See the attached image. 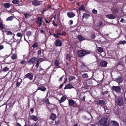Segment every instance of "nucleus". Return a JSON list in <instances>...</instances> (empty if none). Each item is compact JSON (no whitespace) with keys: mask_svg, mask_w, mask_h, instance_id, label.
<instances>
[{"mask_svg":"<svg viewBox=\"0 0 126 126\" xmlns=\"http://www.w3.org/2000/svg\"><path fill=\"white\" fill-rule=\"evenodd\" d=\"M78 53L79 56L80 57H81L86 54H90V52L87 51H85L80 50L78 51Z\"/></svg>","mask_w":126,"mask_h":126,"instance_id":"f257e3e1","label":"nucleus"},{"mask_svg":"<svg viewBox=\"0 0 126 126\" xmlns=\"http://www.w3.org/2000/svg\"><path fill=\"white\" fill-rule=\"evenodd\" d=\"M107 122V120L105 118L101 119L99 122V123L100 125L104 126H108Z\"/></svg>","mask_w":126,"mask_h":126,"instance_id":"f03ea898","label":"nucleus"},{"mask_svg":"<svg viewBox=\"0 0 126 126\" xmlns=\"http://www.w3.org/2000/svg\"><path fill=\"white\" fill-rule=\"evenodd\" d=\"M115 103L117 105L121 106L123 104V99L122 98H119L115 100Z\"/></svg>","mask_w":126,"mask_h":126,"instance_id":"7ed1b4c3","label":"nucleus"},{"mask_svg":"<svg viewBox=\"0 0 126 126\" xmlns=\"http://www.w3.org/2000/svg\"><path fill=\"white\" fill-rule=\"evenodd\" d=\"M42 19L41 17H38L36 20V23L38 24V27H40L42 24Z\"/></svg>","mask_w":126,"mask_h":126,"instance_id":"20e7f679","label":"nucleus"},{"mask_svg":"<svg viewBox=\"0 0 126 126\" xmlns=\"http://www.w3.org/2000/svg\"><path fill=\"white\" fill-rule=\"evenodd\" d=\"M112 89L117 93H120V92L121 88L119 86H113L112 87Z\"/></svg>","mask_w":126,"mask_h":126,"instance_id":"39448f33","label":"nucleus"},{"mask_svg":"<svg viewBox=\"0 0 126 126\" xmlns=\"http://www.w3.org/2000/svg\"><path fill=\"white\" fill-rule=\"evenodd\" d=\"M32 4L35 6L41 4L42 3L41 1L35 0L32 2Z\"/></svg>","mask_w":126,"mask_h":126,"instance_id":"423d86ee","label":"nucleus"},{"mask_svg":"<svg viewBox=\"0 0 126 126\" xmlns=\"http://www.w3.org/2000/svg\"><path fill=\"white\" fill-rule=\"evenodd\" d=\"M33 77L32 74L31 73H28L25 76V78H29L30 80L32 79Z\"/></svg>","mask_w":126,"mask_h":126,"instance_id":"0eeeda50","label":"nucleus"},{"mask_svg":"<svg viewBox=\"0 0 126 126\" xmlns=\"http://www.w3.org/2000/svg\"><path fill=\"white\" fill-rule=\"evenodd\" d=\"M97 104L99 105L102 106L105 104V101L103 100H100L97 101Z\"/></svg>","mask_w":126,"mask_h":126,"instance_id":"6e6552de","label":"nucleus"},{"mask_svg":"<svg viewBox=\"0 0 126 126\" xmlns=\"http://www.w3.org/2000/svg\"><path fill=\"white\" fill-rule=\"evenodd\" d=\"M108 63L105 61H103L100 63V65L103 67H105L107 66Z\"/></svg>","mask_w":126,"mask_h":126,"instance_id":"1a4fd4ad","label":"nucleus"},{"mask_svg":"<svg viewBox=\"0 0 126 126\" xmlns=\"http://www.w3.org/2000/svg\"><path fill=\"white\" fill-rule=\"evenodd\" d=\"M55 45L56 46H61L62 45V42L60 40L58 39L56 41Z\"/></svg>","mask_w":126,"mask_h":126,"instance_id":"9d476101","label":"nucleus"},{"mask_svg":"<svg viewBox=\"0 0 126 126\" xmlns=\"http://www.w3.org/2000/svg\"><path fill=\"white\" fill-rule=\"evenodd\" d=\"M111 123L113 126H119V124L117 121H111Z\"/></svg>","mask_w":126,"mask_h":126,"instance_id":"9b49d317","label":"nucleus"},{"mask_svg":"<svg viewBox=\"0 0 126 126\" xmlns=\"http://www.w3.org/2000/svg\"><path fill=\"white\" fill-rule=\"evenodd\" d=\"M67 14L68 16L70 18L73 17L75 15V14L72 12H68Z\"/></svg>","mask_w":126,"mask_h":126,"instance_id":"f8f14e48","label":"nucleus"},{"mask_svg":"<svg viewBox=\"0 0 126 126\" xmlns=\"http://www.w3.org/2000/svg\"><path fill=\"white\" fill-rule=\"evenodd\" d=\"M54 64L57 67L59 68L60 67L59 66L60 63L58 60H55L54 62Z\"/></svg>","mask_w":126,"mask_h":126,"instance_id":"ddd939ff","label":"nucleus"},{"mask_svg":"<svg viewBox=\"0 0 126 126\" xmlns=\"http://www.w3.org/2000/svg\"><path fill=\"white\" fill-rule=\"evenodd\" d=\"M106 17L107 18L110 19H114L115 18V17L112 14H110L106 15Z\"/></svg>","mask_w":126,"mask_h":126,"instance_id":"4468645a","label":"nucleus"},{"mask_svg":"<svg viewBox=\"0 0 126 126\" xmlns=\"http://www.w3.org/2000/svg\"><path fill=\"white\" fill-rule=\"evenodd\" d=\"M73 88L74 87L72 86V85L70 84H69L65 86L64 89H70Z\"/></svg>","mask_w":126,"mask_h":126,"instance_id":"2eb2a0df","label":"nucleus"},{"mask_svg":"<svg viewBox=\"0 0 126 126\" xmlns=\"http://www.w3.org/2000/svg\"><path fill=\"white\" fill-rule=\"evenodd\" d=\"M69 104L70 106H73L75 103V101L73 100L70 99L69 100Z\"/></svg>","mask_w":126,"mask_h":126,"instance_id":"dca6fc26","label":"nucleus"},{"mask_svg":"<svg viewBox=\"0 0 126 126\" xmlns=\"http://www.w3.org/2000/svg\"><path fill=\"white\" fill-rule=\"evenodd\" d=\"M38 90H40L43 92H45L46 90V89L44 87L42 86L39 87L38 88Z\"/></svg>","mask_w":126,"mask_h":126,"instance_id":"f3484780","label":"nucleus"},{"mask_svg":"<svg viewBox=\"0 0 126 126\" xmlns=\"http://www.w3.org/2000/svg\"><path fill=\"white\" fill-rule=\"evenodd\" d=\"M37 117L34 115L30 117V119L34 121H36L38 120Z\"/></svg>","mask_w":126,"mask_h":126,"instance_id":"a211bd4d","label":"nucleus"},{"mask_svg":"<svg viewBox=\"0 0 126 126\" xmlns=\"http://www.w3.org/2000/svg\"><path fill=\"white\" fill-rule=\"evenodd\" d=\"M90 16L89 14L85 13L83 14L82 17L83 18H85L86 19H87Z\"/></svg>","mask_w":126,"mask_h":126,"instance_id":"6ab92c4d","label":"nucleus"},{"mask_svg":"<svg viewBox=\"0 0 126 126\" xmlns=\"http://www.w3.org/2000/svg\"><path fill=\"white\" fill-rule=\"evenodd\" d=\"M21 0H13L12 2L14 4H17L21 2Z\"/></svg>","mask_w":126,"mask_h":126,"instance_id":"aec40b11","label":"nucleus"},{"mask_svg":"<svg viewBox=\"0 0 126 126\" xmlns=\"http://www.w3.org/2000/svg\"><path fill=\"white\" fill-rule=\"evenodd\" d=\"M78 38L80 41H82L85 39L84 37L80 35H78Z\"/></svg>","mask_w":126,"mask_h":126,"instance_id":"412c9836","label":"nucleus"},{"mask_svg":"<svg viewBox=\"0 0 126 126\" xmlns=\"http://www.w3.org/2000/svg\"><path fill=\"white\" fill-rule=\"evenodd\" d=\"M6 77L8 80H10L11 78V75L8 74L3 78Z\"/></svg>","mask_w":126,"mask_h":126,"instance_id":"4be33fe9","label":"nucleus"},{"mask_svg":"<svg viewBox=\"0 0 126 126\" xmlns=\"http://www.w3.org/2000/svg\"><path fill=\"white\" fill-rule=\"evenodd\" d=\"M66 98L65 96H63L61 98V99L59 100V102L60 103H62L64 102L66 100Z\"/></svg>","mask_w":126,"mask_h":126,"instance_id":"5701e85b","label":"nucleus"},{"mask_svg":"<svg viewBox=\"0 0 126 126\" xmlns=\"http://www.w3.org/2000/svg\"><path fill=\"white\" fill-rule=\"evenodd\" d=\"M11 57L13 60H14L16 58V55L15 54H13L11 55Z\"/></svg>","mask_w":126,"mask_h":126,"instance_id":"b1692460","label":"nucleus"},{"mask_svg":"<svg viewBox=\"0 0 126 126\" xmlns=\"http://www.w3.org/2000/svg\"><path fill=\"white\" fill-rule=\"evenodd\" d=\"M36 59V58L35 57H33L32 58L30 61V62L32 63L33 64V65L34 64V63L35 62V60Z\"/></svg>","mask_w":126,"mask_h":126,"instance_id":"393cba45","label":"nucleus"},{"mask_svg":"<svg viewBox=\"0 0 126 126\" xmlns=\"http://www.w3.org/2000/svg\"><path fill=\"white\" fill-rule=\"evenodd\" d=\"M3 5L5 8H9L10 6V5L8 3H4Z\"/></svg>","mask_w":126,"mask_h":126,"instance_id":"a878e982","label":"nucleus"},{"mask_svg":"<svg viewBox=\"0 0 126 126\" xmlns=\"http://www.w3.org/2000/svg\"><path fill=\"white\" fill-rule=\"evenodd\" d=\"M27 63L26 61H23L19 63V64L25 66Z\"/></svg>","mask_w":126,"mask_h":126,"instance_id":"bb28decb","label":"nucleus"},{"mask_svg":"<svg viewBox=\"0 0 126 126\" xmlns=\"http://www.w3.org/2000/svg\"><path fill=\"white\" fill-rule=\"evenodd\" d=\"M118 44L119 45H124L125 44H126V41L125 40L120 41L119 42Z\"/></svg>","mask_w":126,"mask_h":126,"instance_id":"cd10ccee","label":"nucleus"},{"mask_svg":"<svg viewBox=\"0 0 126 126\" xmlns=\"http://www.w3.org/2000/svg\"><path fill=\"white\" fill-rule=\"evenodd\" d=\"M97 51L100 53H101L103 51V49L100 47H98L97 48Z\"/></svg>","mask_w":126,"mask_h":126,"instance_id":"c85d7f7f","label":"nucleus"},{"mask_svg":"<svg viewBox=\"0 0 126 126\" xmlns=\"http://www.w3.org/2000/svg\"><path fill=\"white\" fill-rule=\"evenodd\" d=\"M56 117V115L54 113H52L51 116L50 118L51 119L53 120H54Z\"/></svg>","mask_w":126,"mask_h":126,"instance_id":"c756f323","label":"nucleus"},{"mask_svg":"<svg viewBox=\"0 0 126 126\" xmlns=\"http://www.w3.org/2000/svg\"><path fill=\"white\" fill-rule=\"evenodd\" d=\"M45 60L44 59L42 58H40L38 59L37 62L40 63L43 62Z\"/></svg>","mask_w":126,"mask_h":126,"instance_id":"7c9ffc66","label":"nucleus"},{"mask_svg":"<svg viewBox=\"0 0 126 126\" xmlns=\"http://www.w3.org/2000/svg\"><path fill=\"white\" fill-rule=\"evenodd\" d=\"M18 80L20 81V82H18V81L16 83H17V85L18 86H19L20 85V83H21L22 80L20 78H19L18 79Z\"/></svg>","mask_w":126,"mask_h":126,"instance_id":"2f4dec72","label":"nucleus"},{"mask_svg":"<svg viewBox=\"0 0 126 126\" xmlns=\"http://www.w3.org/2000/svg\"><path fill=\"white\" fill-rule=\"evenodd\" d=\"M24 15L25 18H29L31 16V15H30L28 14L27 13L24 14Z\"/></svg>","mask_w":126,"mask_h":126,"instance_id":"473e14b6","label":"nucleus"},{"mask_svg":"<svg viewBox=\"0 0 126 126\" xmlns=\"http://www.w3.org/2000/svg\"><path fill=\"white\" fill-rule=\"evenodd\" d=\"M31 31L27 32L26 33V34L28 37H29L31 35Z\"/></svg>","mask_w":126,"mask_h":126,"instance_id":"72a5a7b5","label":"nucleus"},{"mask_svg":"<svg viewBox=\"0 0 126 126\" xmlns=\"http://www.w3.org/2000/svg\"><path fill=\"white\" fill-rule=\"evenodd\" d=\"M66 58L67 60L69 61H70L71 59V56L69 54H67V55Z\"/></svg>","mask_w":126,"mask_h":126,"instance_id":"f704fd0d","label":"nucleus"},{"mask_svg":"<svg viewBox=\"0 0 126 126\" xmlns=\"http://www.w3.org/2000/svg\"><path fill=\"white\" fill-rule=\"evenodd\" d=\"M82 76L84 78H87L88 77V74L86 73L83 74L82 75Z\"/></svg>","mask_w":126,"mask_h":126,"instance_id":"c9c22d12","label":"nucleus"},{"mask_svg":"<svg viewBox=\"0 0 126 126\" xmlns=\"http://www.w3.org/2000/svg\"><path fill=\"white\" fill-rule=\"evenodd\" d=\"M38 46V44L37 43H35L32 45V47L33 48H35L37 47Z\"/></svg>","mask_w":126,"mask_h":126,"instance_id":"e433bc0d","label":"nucleus"},{"mask_svg":"<svg viewBox=\"0 0 126 126\" xmlns=\"http://www.w3.org/2000/svg\"><path fill=\"white\" fill-rule=\"evenodd\" d=\"M13 18V17L10 16L8 17L6 19L7 21H11L12 20Z\"/></svg>","mask_w":126,"mask_h":126,"instance_id":"4c0bfd02","label":"nucleus"},{"mask_svg":"<svg viewBox=\"0 0 126 126\" xmlns=\"http://www.w3.org/2000/svg\"><path fill=\"white\" fill-rule=\"evenodd\" d=\"M75 79V77L73 76H70L69 78V81H71Z\"/></svg>","mask_w":126,"mask_h":126,"instance_id":"58836bf2","label":"nucleus"},{"mask_svg":"<svg viewBox=\"0 0 126 126\" xmlns=\"http://www.w3.org/2000/svg\"><path fill=\"white\" fill-rule=\"evenodd\" d=\"M85 10V8L84 6L83 5L81 6L79 8V10L80 11V10L84 11Z\"/></svg>","mask_w":126,"mask_h":126,"instance_id":"ea45409f","label":"nucleus"},{"mask_svg":"<svg viewBox=\"0 0 126 126\" xmlns=\"http://www.w3.org/2000/svg\"><path fill=\"white\" fill-rule=\"evenodd\" d=\"M6 33V34L7 35H12L13 34L10 31H7L5 32Z\"/></svg>","mask_w":126,"mask_h":126,"instance_id":"a19ab883","label":"nucleus"},{"mask_svg":"<svg viewBox=\"0 0 126 126\" xmlns=\"http://www.w3.org/2000/svg\"><path fill=\"white\" fill-rule=\"evenodd\" d=\"M17 36L18 37H21L22 36V34L20 33L19 32L17 34Z\"/></svg>","mask_w":126,"mask_h":126,"instance_id":"79ce46f5","label":"nucleus"},{"mask_svg":"<svg viewBox=\"0 0 126 126\" xmlns=\"http://www.w3.org/2000/svg\"><path fill=\"white\" fill-rule=\"evenodd\" d=\"M59 33H58V32H57L56 34H54V36L57 38L59 37L60 36L59 35Z\"/></svg>","mask_w":126,"mask_h":126,"instance_id":"37998d69","label":"nucleus"},{"mask_svg":"<svg viewBox=\"0 0 126 126\" xmlns=\"http://www.w3.org/2000/svg\"><path fill=\"white\" fill-rule=\"evenodd\" d=\"M0 28L2 29H3L4 28V26H3L2 23L0 22Z\"/></svg>","mask_w":126,"mask_h":126,"instance_id":"c03bdc74","label":"nucleus"},{"mask_svg":"<svg viewBox=\"0 0 126 126\" xmlns=\"http://www.w3.org/2000/svg\"><path fill=\"white\" fill-rule=\"evenodd\" d=\"M9 70V68L7 67H5L3 69V71L5 72Z\"/></svg>","mask_w":126,"mask_h":126,"instance_id":"a18cd8bd","label":"nucleus"},{"mask_svg":"<svg viewBox=\"0 0 126 126\" xmlns=\"http://www.w3.org/2000/svg\"><path fill=\"white\" fill-rule=\"evenodd\" d=\"M91 38L93 39H94L95 37V34H92L91 35Z\"/></svg>","mask_w":126,"mask_h":126,"instance_id":"49530a36","label":"nucleus"},{"mask_svg":"<svg viewBox=\"0 0 126 126\" xmlns=\"http://www.w3.org/2000/svg\"><path fill=\"white\" fill-rule=\"evenodd\" d=\"M92 12L94 14H96L97 13V11L96 10L93 9L92 10Z\"/></svg>","mask_w":126,"mask_h":126,"instance_id":"de8ad7c7","label":"nucleus"},{"mask_svg":"<svg viewBox=\"0 0 126 126\" xmlns=\"http://www.w3.org/2000/svg\"><path fill=\"white\" fill-rule=\"evenodd\" d=\"M102 24V22L101 21H99L98 23V24L97 26H101Z\"/></svg>","mask_w":126,"mask_h":126,"instance_id":"09e8293b","label":"nucleus"},{"mask_svg":"<svg viewBox=\"0 0 126 126\" xmlns=\"http://www.w3.org/2000/svg\"><path fill=\"white\" fill-rule=\"evenodd\" d=\"M41 53V51L40 50H39L38 51V55H40Z\"/></svg>","mask_w":126,"mask_h":126,"instance_id":"8fccbe9b","label":"nucleus"},{"mask_svg":"<svg viewBox=\"0 0 126 126\" xmlns=\"http://www.w3.org/2000/svg\"><path fill=\"white\" fill-rule=\"evenodd\" d=\"M62 35H65L66 34V33L65 32L63 31L62 32Z\"/></svg>","mask_w":126,"mask_h":126,"instance_id":"3c124183","label":"nucleus"},{"mask_svg":"<svg viewBox=\"0 0 126 126\" xmlns=\"http://www.w3.org/2000/svg\"><path fill=\"white\" fill-rule=\"evenodd\" d=\"M45 102L46 103H47V104H49V101H48V99L46 100H45Z\"/></svg>","mask_w":126,"mask_h":126,"instance_id":"603ef678","label":"nucleus"},{"mask_svg":"<svg viewBox=\"0 0 126 126\" xmlns=\"http://www.w3.org/2000/svg\"><path fill=\"white\" fill-rule=\"evenodd\" d=\"M45 21L46 23H47L50 22V21L49 20V21H48V20H47L46 19H45Z\"/></svg>","mask_w":126,"mask_h":126,"instance_id":"864d4df0","label":"nucleus"},{"mask_svg":"<svg viewBox=\"0 0 126 126\" xmlns=\"http://www.w3.org/2000/svg\"><path fill=\"white\" fill-rule=\"evenodd\" d=\"M85 96H84L83 97H82V98L81 99L83 100V101H84L85 100Z\"/></svg>","mask_w":126,"mask_h":126,"instance_id":"5fc2aeb1","label":"nucleus"},{"mask_svg":"<svg viewBox=\"0 0 126 126\" xmlns=\"http://www.w3.org/2000/svg\"><path fill=\"white\" fill-rule=\"evenodd\" d=\"M4 48L3 46L2 45H0V49L1 50L3 49Z\"/></svg>","mask_w":126,"mask_h":126,"instance_id":"6e6d98bb","label":"nucleus"},{"mask_svg":"<svg viewBox=\"0 0 126 126\" xmlns=\"http://www.w3.org/2000/svg\"><path fill=\"white\" fill-rule=\"evenodd\" d=\"M108 93V92L107 91H105L104 92H103V94H106Z\"/></svg>","mask_w":126,"mask_h":126,"instance_id":"4d7b16f0","label":"nucleus"},{"mask_svg":"<svg viewBox=\"0 0 126 126\" xmlns=\"http://www.w3.org/2000/svg\"><path fill=\"white\" fill-rule=\"evenodd\" d=\"M69 22H70V25H72L73 23V22L71 20H70L69 21Z\"/></svg>","mask_w":126,"mask_h":126,"instance_id":"13d9d810","label":"nucleus"},{"mask_svg":"<svg viewBox=\"0 0 126 126\" xmlns=\"http://www.w3.org/2000/svg\"><path fill=\"white\" fill-rule=\"evenodd\" d=\"M53 25L54 26H57V24H56L55 23V22L54 21H53Z\"/></svg>","mask_w":126,"mask_h":126,"instance_id":"bf43d9fd","label":"nucleus"},{"mask_svg":"<svg viewBox=\"0 0 126 126\" xmlns=\"http://www.w3.org/2000/svg\"><path fill=\"white\" fill-rule=\"evenodd\" d=\"M39 64H40V63H38V62H37L36 64V66L37 67V68L38 67V66Z\"/></svg>","mask_w":126,"mask_h":126,"instance_id":"052dcab7","label":"nucleus"},{"mask_svg":"<svg viewBox=\"0 0 126 126\" xmlns=\"http://www.w3.org/2000/svg\"><path fill=\"white\" fill-rule=\"evenodd\" d=\"M63 76L62 77H61V78H60L59 79V81H61L62 80V79L63 78Z\"/></svg>","mask_w":126,"mask_h":126,"instance_id":"680f3d73","label":"nucleus"},{"mask_svg":"<svg viewBox=\"0 0 126 126\" xmlns=\"http://www.w3.org/2000/svg\"><path fill=\"white\" fill-rule=\"evenodd\" d=\"M124 19H123V18H122L121 20L120 21L123 23V22H124Z\"/></svg>","mask_w":126,"mask_h":126,"instance_id":"e2e57ef3","label":"nucleus"},{"mask_svg":"<svg viewBox=\"0 0 126 126\" xmlns=\"http://www.w3.org/2000/svg\"><path fill=\"white\" fill-rule=\"evenodd\" d=\"M39 68H40V70H39L40 71H41V70H43V69L41 67H40H40H39Z\"/></svg>","mask_w":126,"mask_h":126,"instance_id":"0e129e2a","label":"nucleus"},{"mask_svg":"<svg viewBox=\"0 0 126 126\" xmlns=\"http://www.w3.org/2000/svg\"><path fill=\"white\" fill-rule=\"evenodd\" d=\"M40 32L41 33H44V31L43 30H41Z\"/></svg>","mask_w":126,"mask_h":126,"instance_id":"69168bd1","label":"nucleus"},{"mask_svg":"<svg viewBox=\"0 0 126 126\" xmlns=\"http://www.w3.org/2000/svg\"><path fill=\"white\" fill-rule=\"evenodd\" d=\"M119 80H120L119 81L120 82H121L122 81V79L121 78H120V79Z\"/></svg>","mask_w":126,"mask_h":126,"instance_id":"338daca9","label":"nucleus"},{"mask_svg":"<svg viewBox=\"0 0 126 126\" xmlns=\"http://www.w3.org/2000/svg\"><path fill=\"white\" fill-rule=\"evenodd\" d=\"M33 110H33V109H31V111L33 112Z\"/></svg>","mask_w":126,"mask_h":126,"instance_id":"774afa93","label":"nucleus"}]
</instances>
